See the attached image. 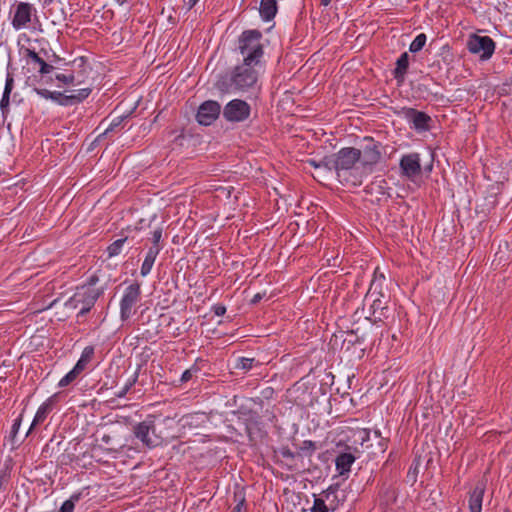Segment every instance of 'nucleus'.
<instances>
[{
  "instance_id": "15",
  "label": "nucleus",
  "mask_w": 512,
  "mask_h": 512,
  "mask_svg": "<svg viewBox=\"0 0 512 512\" xmlns=\"http://www.w3.org/2000/svg\"><path fill=\"white\" fill-rule=\"evenodd\" d=\"M385 297H371L370 301L365 302L369 304L370 316L374 318L375 322H384L390 317V309L387 306Z\"/></svg>"
},
{
  "instance_id": "35",
  "label": "nucleus",
  "mask_w": 512,
  "mask_h": 512,
  "mask_svg": "<svg viewBox=\"0 0 512 512\" xmlns=\"http://www.w3.org/2000/svg\"><path fill=\"white\" fill-rule=\"evenodd\" d=\"M255 359L254 358H248V357H239L237 359V362L235 364L236 369H241L244 371L251 370L254 366Z\"/></svg>"
},
{
  "instance_id": "52",
  "label": "nucleus",
  "mask_w": 512,
  "mask_h": 512,
  "mask_svg": "<svg viewBox=\"0 0 512 512\" xmlns=\"http://www.w3.org/2000/svg\"><path fill=\"white\" fill-rule=\"evenodd\" d=\"M304 445L306 447L312 448L313 450L315 449V445H314V443L312 441H304Z\"/></svg>"
},
{
  "instance_id": "18",
  "label": "nucleus",
  "mask_w": 512,
  "mask_h": 512,
  "mask_svg": "<svg viewBox=\"0 0 512 512\" xmlns=\"http://www.w3.org/2000/svg\"><path fill=\"white\" fill-rule=\"evenodd\" d=\"M486 490V485L479 482L469 494L468 507L470 512H482V503Z\"/></svg>"
},
{
  "instance_id": "11",
  "label": "nucleus",
  "mask_w": 512,
  "mask_h": 512,
  "mask_svg": "<svg viewBox=\"0 0 512 512\" xmlns=\"http://www.w3.org/2000/svg\"><path fill=\"white\" fill-rule=\"evenodd\" d=\"M221 106L217 101H204L198 108L196 119L200 125H211L220 115Z\"/></svg>"
},
{
  "instance_id": "30",
  "label": "nucleus",
  "mask_w": 512,
  "mask_h": 512,
  "mask_svg": "<svg viewBox=\"0 0 512 512\" xmlns=\"http://www.w3.org/2000/svg\"><path fill=\"white\" fill-rule=\"evenodd\" d=\"M137 379H138V370L135 371L125 382V384L123 385V387H121V389L116 392V396L118 398H123L127 395V393L130 391V389L135 385V383L137 382Z\"/></svg>"
},
{
  "instance_id": "33",
  "label": "nucleus",
  "mask_w": 512,
  "mask_h": 512,
  "mask_svg": "<svg viewBox=\"0 0 512 512\" xmlns=\"http://www.w3.org/2000/svg\"><path fill=\"white\" fill-rule=\"evenodd\" d=\"M22 420H23V415L20 414L16 419H14L13 421V424H12V427H11V430H10V434H9V440L11 442V444L14 446L16 444V436L19 432V429L21 427V424H22Z\"/></svg>"
},
{
  "instance_id": "24",
  "label": "nucleus",
  "mask_w": 512,
  "mask_h": 512,
  "mask_svg": "<svg viewBox=\"0 0 512 512\" xmlns=\"http://www.w3.org/2000/svg\"><path fill=\"white\" fill-rule=\"evenodd\" d=\"M409 67V55L402 53L396 61V67L393 70V76L398 82H403Z\"/></svg>"
},
{
  "instance_id": "41",
  "label": "nucleus",
  "mask_w": 512,
  "mask_h": 512,
  "mask_svg": "<svg viewBox=\"0 0 512 512\" xmlns=\"http://www.w3.org/2000/svg\"><path fill=\"white\" fill-rule=\"evenodd\" d=\"M51 100L58 105L68 106V95L63 94L62 92L54 91Z\"/></svg>"
},
{
  "instance_id": "56",
  "label": "nucleus",
  "mask_w": 512,
  "mask_h": 512,
  "mask_svg": "<svg viewBox=\"0 0 512 512\" xmlns=\"http://www.w3.org/2000/svg\"><path fill=\"white\" fill-rule=\"evenodd\" d=\"M375 436L381 438V432L379 430L375 431Z\"/></svg>"
},
{
  "instance_id": "48",
  "label": "nucleus",
  "mask_w": 512,
  "mask_h": 512,
  "mask_svg": "<svg viewBox=\"0 0 512 512\" xmlns=\"http://www.w3.org/2000/svg\"><path fill=\"white\" fill-rule=\"evenodd\" d=\"M122 119L121 118H115L109 125V127L105 130V133H108L110 131H113L117 126L120 125Z\"/></svg>"
},
{
  "instance_id": "50",
  "label": "nucleus",
  "mask_w": 512,
  "mask_h": 512,
  "mask_svg": "<svg viewBox=\"0 0 512 512\" xmlns=\"http://www.w3.org/2000/svg\"><path fill=\"white\" fill-rule=\"evenodd\" d=\"M261 299H262L261 294L257 293V294H255V295H254V297L252 298V303H253V304H256V303H258Z\"/></svg>"
},
{
  "instance_id": "37",
  "label": "nucleus",
  "mask_w": 512,
  "mask_h": 512,
  "mask_svg": "<svg viewBox=\"0 0 512 512\" xmlns=\"http://www.w3.org/2000/svg\"><path fill=\"white\" fill-rule=\"evenodd\" d=\"M329 510L330 508L322 496L314 499L312 512H329Z\"/></svg>"
},
{
  "instance_id": "28",
  "label": "nucleus",
  "mask_w": 512,
  "mask_h": 512,
  "mask_svg": "<svg viewBox=\"0 0 512 512\" xmlns=\"http://www.w3.org/2000/svg\"><path fill=\"white\" fill-rule=\"evenodd\" d=\"M245 431L250 440H253L254 437L260 432L259 421L254 416H249L244 419Z\"/></svg>"
},
{
  "instance_id": "42",
  "label": "nucleus",
  "mask_w": 512,
  "mask_h": 512,
  "mask_svg": "<svg viewBox=\"0 0 512 512\" xmlns=\"http://www.w3.org/2000/svg\"><path fill=\"white\" fill-rule=\"evenodd\" d=\"M317 166L328 170L334 169V155L331 158H323L318 162Z\"/></svg>"
},
{
  "instance_id": "53",
  "label": "nucleus",
  "mask_w": 512,
  "mask_h": 512,
  "mask_svg": "<svg viewBox=\"0 0 512 512\" xmlns=\"http://www.w3.org/2000/svg\"><path fill=\"white\" fill-rule=\"evenodd\" d=\"M308 163L315 168H319V166H317L318 162L314 159L309 160Z\"/></svg>"
},
{
  "instance_id": "22",
  "label": "nucleus",
  "mask_w": 512,
  "mask_h": 512,
  "mask_svg": "<svg viewBox=\"0 0 512 512\" xmlns=\"http://www.w3.org/2000/svg\"><path fill=\"white\" fill-rule=\"evenodd\" d=\"M26 57L29 64L38 65L40 74H49L53 71L54 67L44 61L34 50L27 49Z\"/></svg>"
},
{
  "instance_id": "51",
  "label": "nucleus",
  "mask_w": 512,
  "mask_h": 512,
  "mask_svg": "<svg viewBox=\"0 0 512 512\" xmlns=\"http://www.w3.org/2000/svg\"><path fill=\"white\" fill-rule=\"evenodd\" d=\"M198 1L199 0H188L187 1L188 8L189 9L193 8L197 4Z\"/></svg>"
},
{
  "instance_id": "4",
  "label": "nucleus",
  "mask_w": 512,
  "mask_h": 512,
  "mask_svg": "<svg viewBox=\"0 0 512 512\" xmlns=\"http://www.w3.org/2000/svg\"><path fill=\"white\" fill-rule=\"evenodd\" d=\"M104 289L89 286L77 287L75 293L66 301L67 308L79 309L77 318L86 315L94 307Z\"/></svg>"
},
{
  "instance_id": "20",
  "label": "nucleus",
  "mask_w": 512,
  "mask_h": 512,
  "mask_svg": "<svg viewBox=\"0 0 512 512\" xmlns=\"http://www.w3.org/2000/svg\"><path fill=\"white\" fill-rule=\"evenodd\" d=\"M160 250L161 247L159 245H152L148 249L140 268V274L142 277H146L148 274H150Z\"/></svg>"
},
{
  "instance_id": "43",
  "label": "nucleus",
  "mask_w": 512,
  "mask_h": 512,
  "mask_svg": "<svg viewBox=\"0 0 512 512\" xmlns=\"http://www.w3.org/2000/svg\"><path fill=\"white\" fill-rule=\"evenodd\" d=\"M10 103V94L3 93L2 98L0 100V109L3 115L8 111V106Z\"/></svg>"
},
{
  "instance_id": "46",
  "label": "nucleus",
  "mask_w": 512,
  "mask_h": 512,
  "mask_svg": "<svg viewBox=\"0 0 512 512\" xmlns=\"http://www.w3.org/2000/svg\"><path fill=\"white\" fill-rule=\"evenodd\" d=\"M212 311L216 316H223L226 313V307L218 303L212 306Z\"/></svg>"
},
{
  "instance_id": "8",
  "label": "nucleus",
  "mask_w": 512,
  "mask_h": 512,
  "mask_svg": "<svg viewBox=\"0 0 512 512\" xmlns=\"http://www.w3.org/2000/svg\"><path fill=\"white\" fill-rule=\"evenodd\" d=\"M382 158L381 144L369 139L368 143L361 150L360 165L366 178L372 173L374 167L380 162Z\"/></svg>"
},
{
  "instance_id": "21",
  "label": "nucleus",
  "mask_w": 512,
  "mask_h": 512,
  "mask_svg": "<svg viewBox=\"0 0 512 512\" xmlns=\"http://www.w3.org/2000/svg\"><path fill=\"white\" fill-rule=\"evenodd\" d=\"M278 5L277 0H261L259 7V14L264 22L273 20L277 14Z\"/></svg>"
},
{
  "instance_id": "23",
  "label": "nucleus",
  "mask_w": 512,
  "mask_h": 512,
  "mask_svg": "<svg viewBox=\"0 0 512 512\" xmlns=\"http://www.w3.org/2000/svg\"><path fill=\"white\" fill-rule=\"evenodd\" d=\"M338 491L339 484H332L321 494L332 511L336 510L342 501L338 497Z\"/></svg>"
},
{
  "instance_id": "34",
  "label": "nucleus",
  "mask_w": 512,
  "mask_h": 512,
  "mask_svg": "<svg viewBox=\"0 0 512 512\" xmlns=\"http://www.w3.org/2000/svg\"><path fill=\"white\" fill-rule=\"evenodd\" d=\"M353 437L355 438V443H359L361 446H363L364 443L370 440V430L365 428L357 429L354 431Z\"/></svg>"
},
{
  "instance_id": "27",
  "label": "nucleus",
  "mask_w": 512,
  "mask_h": 512,
  "mask_svg": "<svg viewBox=\"0 0 512 512\" xmlns=\"http://www.w3.org/2000/svg\"><path fill=\"white\" fill-rule=\"evenodd\" d=\"M94 347L93 346H86L82 353H81V356L79 358V360L76 362L75 364V368L76 370L82 372L85 370L87 364L92 360L93 356H94Z\"/></svg>"
},
{
  "instance_id": "44",
  "label": "nucleus",
  "mask_w": 512,
  "mask_h": 512,
  "mask_svg": "<svg viewBox=\"0 0 512 512\" xmlns=\"http://www.w3.org/2000/svg\"><path fill=\"white\" fill-rule=\"evenodd\" d=\"M13 87H14L13 76L10 73H8L6 76L5 87H4L3 93L11 94Z\"/></svg>"
},
{
  "instance_id": "16",
  "label": "nucleus",
  "mask_w": 512,
  "mask_h": 512,
  "mask_svg": "<svg viewBox=\"0 0 512 512\" xmlns=\"http://www.w3.org/2000/svg\"><path fill=\"white\" fill-rule=\"evenodd\" d=\"M91 71L92 68L84 57H78L72 61L71 74L73 75V79L76 85L85 83L89 78Z\"/></svg>"
},
{
  "instance_id": "25",
  "label": "nucleus",
  "mask_w": 512,
  "mask_h": 512,
  "mask_svg": "<svg viewBox=\"0 0 512 512\" xmlns=\"http://www.w3.org/2000/svg\"><path fill=\"white\" fill-rule=\"evenodd\" d=\"M397 501V492L392 487H386L382 490L380 495V505L385 508V510L392 509V505Z\"/></svg>"
},
{
  "instance_id": "7",
  "label": "nucleus",
  "mask_w": 512,
  "mask_h": 512,
  "mask_svg": "<svg viewBox=\"0 0 512 512\" xmlns=\"http://www.w3.org/2000/svg\"><path fill=\"white\" fill-rule=\"evenodd\" d=\"M466 47L471 54L478 55L481 60L485 61L493 56L496 43L489 36L471 34L467 39Z\"/></svg>"
},
{
  "instance_id": "32",
  "label": "nucleus",
  "mask_w": 512,
  "mask_h": 512,
  "mask_svg": "<svg viewBox=\"0 0 512 512\" xmlns=\"http://www.w3.org/2000/svg\"><path fill=\"white\" fill-rule=\"evenodd\" d=\"M80 371L73 367L68 373H66L58 382V387L64 388L71 384L80 375Z\"/></svg>"
},
{
  "instance_id": "2",
  "label": "nucleus",
  "mask_w": 512,
  "mask_h": 512,
  "mask_svg": "<svg viewBox=\"0 0 512 512\" xmlns=\"http://www.w3.org/2000/svg\"><path fill=\"white\" fill-rule=\"evenodd\" d=\"M262 66L241 63L235 66L222 80L223 89L235 93H245L257 86Z\"/></svg>"
},
{
  "instance_id": "10",
  "label": "nucleus",
  "mask_w": 512,
  "mask_h": 512,
  "mask_svg": "<svg viewBox=\"0 0 512 512\" xmlns=\"http://www.w3.org/2000/svg\"><path fill=\"white\" fill-rule=\"evenodd\" d=\"M36 12V8L28 2L17 3L11 18L12 27L16 31L27 28Z\"/></svg>"
},
{
  "instance_id": "49",
  "label": "nucleus",
  "mask_w": 512,
  "mask_h": 512,
  "mask_svg": "<svg viewBox=\"0 0 512 512\" xmlns=\"http://www.w3.org/2000/svg\"><path fill=\"white\" fill-rule=\"evenodd\" d=\"M98 277L96 275H91L86 283H84L82 286H89V287H94L96 285V283L98 282Z\"/></svg>"
},
{
  "instance_id": "17",
  "label": "nucleus",
  "mask_w": 512,
  "mask_h": 512,
  "mask_svg": "<svg viewBox=\"0 0 512 512\" xmlns=\"http://www.w3.org/2000/svg\"><path fill=\"white\" fill-rule=\"evenodd\" d=\"M385 275L376 268L371 279L369 289L365 295L364 302L370 301L371 297H385L383 286Z\"/></svg>"
},
{
  "instance_id": "1",
  "label": "nucleus",
  "mask_w": 512,
  "mask_h": 512,
  "mask_svg": "<svg viewBox=\"0 0 512 512\" xmlns=\"http://www.w3.org/2000/svg\"><path fill=\"white\" fill-rule=\"evenodd\" d=\"M361 150L344 147L334 154V170L338 180L344 185L360 186L364 174L360 165Z\"/></svg>"
},
{
  "instance_id": "6",
  "label": "nucleus",
  "mask_w": 512,
  "mask_h": 512,
  "mask_svg": "<svg viewBox=\"0 0 512 512\" xmlns=\"http://www.w3.org/2000/svg\"><path fill=\"white\" fill-rule=\"evenodd\" d=\"M141 300V285L138 282H133L127 286L121 297L120 318L123 321L128 320L136 312V307Z\"/></svg>"
},
{
  "instance_id": "55",
  "label": "nucleus",
  "mask_w": 512,
  "mask_h": 512,
  "mask_svg": "<svg viewBox=\"0 0 512 512\" xmlns=\"http://www.w3.org/2000/svg\"><path fill=\"white\" fill-rule=\"evenodd\" d=\"M383 440H384V439H382V438H381V443H380V445H381V451H382V452H384V451H385V449H386V445L382 444V441H383Z\"/></svg>"
},
{
  "instance_id": "40",
  "label": "nucleus",
  "mask_w": 512,
  "mask_h": 512,
  "mask_svg": "<svg viewBox=\"0 0 512 512\" xmlns=\"http://www.w3.org/2000/svg\"><path fill=\"white\" fill-rule=\"evenodd\" d=\"M55 79L59 82H62L65 85L76 86L71 72L70 73H58V74H56Z\"/></svg>"
},
{
  "instance_id": "14",
  "label": "nucleus",
  "mask_w": 512,
  "mask_h": 512,
  "mask_svg": "<svg viewBox=\"0 0 512 512\" xmlns=\"http://www.w3.org/2000/svg\"><path fill=\"white\" fill-rule=\"evenodd\" d=\"M58 398H59V393H54L52 396H50L49 398H47L37 409L36 413H35V416L33 418V421L26 433V436H28L33 428L38 425V424H41L43 423L46 418L48 417V415L50 414V412H52L55 404L57 403L58 401Z\"/></svg>"
},
{
  "instance_id": "19",
  "label": "nucleus",
  "mask_w": 512,
  "mask_h": 512,
  "mask_svg": "<svg viewBox=\"0 0 512 512\" xmlns=\"http://www.w3.org/2000/svg\"><path fill=\"white\" fill-rule=\"evenodd\" d=\"M356 460V456H354L350 452H343L337 455L335 459V468L340 476L347 475L351 471V466Z\"/></svg>"
},
{
  "instance_id": "47",
  "label": "nucleus",
  "mask_w": 512,
  "mask_h": 512,
  "mask_svg": "<svg viewBox=\"0 0 512 512\" xmlns=\"http://www.w3.org/2000/svg\"><path fill=\"white\" fill-rule=\"evenodd\" d=\"M162 237V229L158 228L152 232L153 245H159V241Z\"/></svg>"
},
{
  "instance_id": "3",
  "label": "nucleus",
  "mask_w": 512,
  "mask_h": 512,
  "mask_svg": "<svg viewBox=\"0 0 512 512\" xmlns=\"http://www.w3.org/2000/svg\"><path fill=\"white\" fill-rule=\"evenodd\" d=\"M262 38V33L257 29L245 30L240 34L237 50L242 55V63L263 67L264 47Z\"/></svg>"
},
{
  "instance_id": "12",
  "label": "nucleus",
  "mask_w": 512,
  "mask_h": 512,
  "mask_svg": "<svg viewBox=\"0 0 512 512\" xmlns=\"http://www.w3.org/2000/svg\"><path fill=\"white\" fill-rule=\"evenodd\" d=\"M401 174L409 179H413L421 173V159L418 153L404 154L399 162Z\"/></svg>"
},
{
  "instance_id": "5",
  "label": "nucleus",
  "mask_w": 512,
  "mask_h": 512,
  "mask_svg": "<svg viewBox=\"0 0 512 512\" xmlns=\"http://www.w3.org/2000/svg\"><path fill=\"white\" fill-rule=\"evenodd\" d=\"M133 434L147 449L161 446L164 442L163 437L156 432L155 423L151 419L136 424L133 428Z\"/></svg>"
},
{
  "instance_id": "36",
  "label": "nucleus",
  "mask_w": 512,
  "mask_h": 512,
  "mask_svg": "<svg viewBox=\"0 0 512 512\" xmlns=\"http://www.w3.org/2000/svg\"><path fill=\"white\" fill-rule=\"evenodd\" d=\"M234 501L237 503L232 512H247L246 500L243 493H235Z\"/></svg>"
},
{
  "instance_id": "39",
  "label": "nucleus",
  "mask_w": 512,
  "mask_h": 512,
  "mask_svg": "<svg viewBox=\"0 0 512 512\" xmlns=\"http://www.w3.org/2000/svg\"><path fill=\"white\" fill-rule=\"evenodd\" d=\"M78 499V496H72L70 499L64 501L60 507L59 512H73L75 508V501Z\"/></svg>"
},
{
  "instance_id": "54",
  "label": "nucleus",
  "mask_w": 512,
  "mask_h": 512,
  "mask_svg": "<svg viewBox=\"0 0 512 512\" xmlns=\"http://www.w3.org/2000/svg\"><path fill=\"white\" fill-rule=\"evenodd\" d=\"M331 0H321V5L328 6L330 4Z\"/></svg>"
},
{
  "instance_id": "29",
  "label": "nucleus",
  "mask_w": 512,
  "mask_h": 512,
  "mask_svg": "<svg viewBox=\"0 0 512 512\" xmlns=\"http://www.w3.org/2000/svg\"><path fill=\"white\" fill-rule=\"evenodd\" d=\"M126 241H127V237H124V238H120V239H117L114 242H112L107 247V250H106L108 257L113 258V257L118 256L122 252L123 246Z\"/></svg>"
},
{
  "instance_id": "31",
  "label": "nucleus",
  "mask_w": 512,
  "mask_h": 512,
  "mask_svg": "<svg viewBox=\"0 0 512 512\" xmlns=\"http://www.w3.org/2000/svg\"><path fill=\"white\" fill-rule=\"evenodd\" d=\"M427 41V36L424 33L418 34L414 40L410 43L409 51L411 53H417L423 49Z\"/></svg>"
},
{
  "instance_id": "13",
  "label": "nucleus",
  "mask_w": 512,
  "mask_h": 512,
  "mask_svg": "<svg viewBox=\"0 0 512 512\" xmlns=\"http://www.w3.org/2000/svg\"><path fill=\"white\" fill-rule=\"evenodd\" d=\"M402 113L416 131L425 132L430 129L431 117L428 114L414 108H403Z\"/></svg>"
},
{
  "instance_id": "38",
  "label": "nucleus",
  "mask_w": 512,
  "mask_h": 512,
  "mask_svg": "<svg viewBox=\"0 0 512 512\" xmlns=\"http://www.w3.org/2000/svg\"><path fill=\"white\" fill-rule=\"evenodd\" d=\"M200 371V368L197 366V364L195 363L194 365H192L189 369H186L182 375H181V378H180V381L182 383H185V382H188L189 380L192 379V377L197 374L198 372Z\"/></svg>"
},
{
  "instance_id": "26",
  "label": "nucleus",
  "mask_w": 512,
  "mask_h": 512,
  "mask_svg": "<svg viewBox=\"0 0 512 512\" xmlns=\"http://www.w3.org/2000/svg\"><path fill=\"white\" fill-rule=\"evenodd\" d=\"M91 92L92 89L90 87L74 90L71 94L68 95V106L77 105L83 102L89 97Z\"/></svg>"
},
{
  "instance_id": "45",
  "label": "nucleus",
  "mask_w": 512,
  "mask_h": 512,
  "mask_svg": "<svg viewBox=\"0 0 512 512\" xmlns=\"http://www.w3.org/2000/svg\"><path fill=\"white\" fill-rule=\"evenodd\" d=\"M33 91L40 97L44 99H50L53 96L54 91H49L47 89H41V88H34Z\"/></svg>"
},
{
  "instance_id": "9",
  "label": "nucleus",
  "mask_w": 512,
  "mask_h": 512,
  "mask_svg": "<svg viewBox=\"0 0 512 512\" xmlns=\"http://www.w3.org/2000/svg\"><path fill=\"white\" fill-rule=\"evenodd\" d=\"M250 113V105L241 99L229 101L223 109V117L228 122H243L249 118Z\"/></svg>"
}]
</instances>
